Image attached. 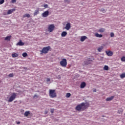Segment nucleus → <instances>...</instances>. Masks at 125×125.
<instances>
[{"mask_svg":"<svg viewBox=\"0 0 125 125\" xmlns=\"http://www.w3.org/2000/svg\"><path fill=\"white\" fill-rule=\"evenodd\" d=\"M114 97H115V96H112L110 97L107 98L105 99L106 101L108 102V101H112V100L114 99Z\"/></svg>","mask_w":125,"mask_h":125,"instance_id":"obj_13","label":"nucleus"},{"mask_svg":"<svg viewBox=\"0 0 125 125\" xmlns=\"http://www.w3.org/2000/svg\"><path fill=\"white\" fill-rule=\"evenodd\" d=\"M51 113L52 114H53V113H54V109H51Z\"/></svg>","mask_w":125,"mask_h":125,"instance_id":"obj_37","label":"nucleus"},{"mask_svg":"<svg viewBox=\"0 0 125 125\" xmlns=\"http://www.w3.org/2000/svg\"><path fill=\"white\" fill-rule=\"evenodd\" d=\"M16 96H17V95L16 93H12L11 96L8 100V102H12L16 98Z\"/></svg>","mask_w":125,"mask_h":125,"instance_id":"obj_5","label":"nucleus"},{"mask_svg":"<svg viewBox=\"0 0 125 125\" xmlns=\"http://www.w3.org/2000/svg\"><path fill=\"white\" fill-rule=\"evenodd\" d=\"M23 57H26V56H28V54L27 53L25 52L22 54Z\"/></svg>","mask_w":125,"mask_h":125,"instance_id":"obj_30","label":"nucleus"},{"mask_svg":"<svg viewBox=\"0 0 125 125\" xmlns=\"http://www.w3.org/2000/svg\"><path fill=\"white\" fill-rule=\"evenodd\" d=\"M55 28V26L53 24H49L48 26V31L49 33H51L54 31V29Z\"/></svg>","mask_w":125,"mask_h":125,"instance_id":"obj_6","label":"nucleus"},{"mask_svg":"<svg viewBox=\"0 0 125 125\" xmlns=\"http://www.w3.org/2000/svg\"><path fill=\"white\" fill-rule=\"evenodd\" d=\"M49 14V12L48 11H46L42 14V17H44V18L47 17Z\"/></svg>","mask_w":125,"mask_h":125,"instance_id":"obj_7","label":"nucleus"},{"mask_svg":"<svg viewBox=\"0 0 125 125\" xmlns=\"http://www.w3.org/2000/svg\"><path fill=\"white\" fill-rule=\"evenodd\" d=\"M60 64L61 66H62V67H63V68H66L68 64V62H67V59H62V60L60 62Z\"/></svg>","mask_w":125,"mask_h":125,"instance_id":"obj_4","label":"nucleus"},{"mask_svg":"<svg viewBox=\"0 0 125 125\" xmlns=\"http://www.w3.org/2000/svg\"><path fill=\"white\" fill-rule=\"evenodd\" d=\"M121 61H122L123 62H125V57L123 56L121 58Z\"/></svg>","mask_w":125,"mask_h":125,"instance_id":"obj_29","label":"nucleus"},{"mask_svg":"<svg viewBox=\"0 0 125 125\" xmlns=\"http://www.w3.org/2000/svg\"><path fill=\"white\" fill-rule=\"evenodd\" d=\"M15 10H16L15 9H11L9 10L7 12L8 15L9 14H11V13L14 12V11H15Z\"/></svg>","mask_w":125,"mask_h":125,"instance_id":"obj_14","label":"nucleus"},{"mask_svg":"<svg viewBox=\"0 0 125 125\" xmlns=\"http://www.w3.org/2000/svg\"><path fill=\"white\" fill-rule=\"evenodd\" d=\"M95 36L97 38H102V37H103V35L102 34H99L98 33H95Z\"/></svg>","mask_w":125,"mask_h":125,"instance_id":"obj_17","label":"nucleus"},{"mask_svg":"<svg viewBox=\"0 0 125 125\" xmlns=\"http://www.w3.org/2000/svg\"><path fill=\"white\" fill-rule=\"evenodd\" d=\"M105 53L107 56L111 57L113 56V52L112 51H105Z\"/></svg>","mask_w":125,"mask_h":125,"instance_id":"obj_9","label":"nucleus"},{"mask_svg":"<svg viewBox=\"0 0 125 125\" xmlns=\"http://www.w3.org/2000/svg\"><path fill=\"white\" fill-rule=\"evenodd\" d=\"M66 30L68 31V30L71 29V23L70 22H68L64 28Z\"/></svg>","mask_w":125,"mask_h":125,"instance_id":"obj_8","label":"nucleus"},{"mask_svg":"<svg viewBox=\"0 0 125 125\" xmlns=\"http://www.w3.org/2000/svg\"><path fill=\"white\" fill-rule=\"evenodd\" d=\"M44 7H45V8H47V7H48V5L47 4H44Z\"/></svg>","mask_w":125,"mask_h":125,"instance_id":"obj_34","label":"nucleus"},{"mask_svg":"<svg viewBox=\"0 0 125 125\" xmlns=\"http://www.w3.org/2000/svg\"><path fill=\"white\" fill-rule=\"evenodd\" d=\"M122 113H123V109L121 108V109H119V110L118 111V113L122 114Z\"/></svg>","mask_w":125,"mask_h":125,"instance_id":"obj_28","label":"nucleus"},{"mask_svg":"<svg viewBox=\"0 0 125 125\" xmlns=\"http://www.w3.org/2000/svg\"><path fill=\"white\" fill-rule=\"evenodd\" d=\"M91 62H92V60H90V59H88L87 60L84 62V64L85 65H88L91 63Z\"/></svg>","mask_w":125,"mask_h":125,"instance_id":"obj_10","label":"nucleus"},{"mask_svg":"<svg viewBox=\"0 0 125 125\" xmlns=\"http://www.w3.org/2000/svg\"><path fill=\"white\" fill-rule=\"evenodd\" d=\"M114 36H115V34H114V33L112 32V33H110L111 38L114 37Z\"/></svg>","mask_w":125,"mask_h":125,"instance_id":"obj_31","label":"nucleus"},{"mask_svg":"<svg viewBox=\"0 0 125 125\" xmlns=\"http://www.w3.org/2000/svg\"><path fill=\"white\" fill-rule=\"evenodd\" d=\"M64 1H68V0H64Z\"/></svg>","mask_w":125,"mask_h":125,"instance_id":"obj_43","label":"nucleus"},{"mask_svg":"<svg viewBox=\"0 0 125 125\" xmlns=\"http://www.w3.org/2000/svg\"><path fill=\"white\" fill-rule=\"evenodd\" d=\"M38 96L37 95H34V98H38Z\"/></svg>","mask_w":125,"mask_h":125,"instance_id":"obj_38","label":"nucleus"},{"mask_svg":"<svg viewBox=\"0 0 125 125\" xmlns=\"http://www.w3.org/2000/svg\"><path fill=\"white\" fill-rule=\"evenodd\" d=\"M49 96L51 98H55L57 97V94L54 89H50L49 90Z\"/></svg>","mask_w":125,"mask_h":125,"instance_id":"obj_3","label":"nucleus"},{"mask_svg":"<svg viewBox=\"0 0 125 125\" xmlns=\"http://www.w3.org/2000/svg\"><path fill=\"white\" fill-rule=\"evenodd\" d=\"M23 18L27 17V18H29L30 14H25L23 16Z\"/></svg>","mask_w":125,"mask_h":125,"instance_id":"obj_25","label":"nucleus"},{"mask_svg":"<svg viewBox=\"0 0 125 125\" xmlns=\"http://www.w3.org/2000/svg\"><path fill=\"white\" fill-rule=\"evenodd\" d=\"M58 79H61V77H60V76H58Z\"/></svg>","mask_w":125,"mask_h":125,"instance_id":"obj_40","label":"nucleus"},{"mask_svg":"<svg viewBox=\"0 0 125 125\" xmlns=\"http://www.w3.org/2000/svg\"><path fill=\"white\" fill-rule=\"evenodd\" d=\"M51 49V47L50 46H48L47 47H44L41 51H40L41 53L40 54H46L48 53L49 50Z\"/></svg>","mask_w":125,"mask_h":125,"instance_id":"obj_2","label":"nucleus"},{"mask_svg":"<svg viewBox=\"0 0 125 125\" xmlns=\"http://www.w3.org/2000/svg\"><path fill=\"white\" fill-rule=\"evenodd\" d=\"M88 107H89L88 103H82L76 107V110H77V111H84V110L88 108Z\"/></svg>","mask_w":125,"mask_h":125,"instance_id":"obj_1","label":"nucleus"},{"mask_svg":"<svg viewBox=\"0 0 125 125\" xmlns=\"http://www.w3.org/2000/svg\"><path fill=\"white\" fill-rule=\"evenodd\" d=\"M93 91H94V92H96V89H94V90H93Z\"/></svg>","mask_w":125,"mask_h":125,"instance_id":"obj_41","label":"nucleus"},{"mask_svg":"<svg viewBox=\"0 0 125 125\" xmlns=\"http://www.w3.org/2000/svg\"><path fill=\"white\" fill-rule=\"evenodd\" d=\"M12 3H14L16 2V0H12Z\"/></svg>","mask_w":125,"mask_h":125,"instance_id":"obj_36","label":"nucleus"},{"mask_svg":"<svg viewBox=\"0 0 125 125\" xmlns=\"http://www.w3.org/2000/svg\"><path fill=\"white\" fill-rule=\"evenodd\" d=\"M98 32H100V33H104V32H105V29L101 28L99 29Z\"/></svg>","mask_w":125,"mask_h":125,"instance_id":"obj_23","label":"nucleus"},{"mask_svg":"<svg viewBox=\"0 0 125 125\" xmlns=\"http://www.w3.org/2000/svg\"><path fill=\"white\" fill-rule=\"evenodd\" d=\"M104 71H108L109 70V66H108V65H104Z\"/></svg>","mask_w":125,"mask_h":125,"instance_id":"obj_20","label":"nucleus"},{"mask_svg":"<svg viewBox=\"0 0 125 125\" xmlns=\"http://www.w3.org/2000/svg\"><path fill=\"white\" fill-rule=\"evenodd\" d=\"M30 115L32 116V113H30V111H25L24 114V117H28Z\"/></svg>","mask_w":125,"mask_h":125,"instance_id":"obj_11","label":"nucleus"},{"mask_svg":"<svg viewBox=\"0 0 125 125\" xmlns=\"http://www.w3.org/2000/svg\"><path fill=\"white\" fill-rule=\"evenodd\" d=\"M12 57H13V58H15V57H18V54L16 53L12 54Z\"/></svg>","mask_w":125,"mask_h":125,"instance_id":"obj_24","label":"nucleus"},{"mask_svg":"<svg viewBox=\"0 0 125 125\" xmlns=\"http://www.w3.org/2000/svg\"><path fill=\"white\" fill-rule=\"evenodd\" d=\"M85 85H86V83H85V82H83L81 83L80 87L81 88H84V87H85Z\"/></svg>","mask_w":125,"mask_h":125,"instance_id":"obj_12","label":"nucleus"},{"mask_svg":"<svg viewBox=\"0 0 125 125\" xmlns=\"http://www.w3.org/2000/svg\"><path fill=\"white\" fill-rule=\"evenodd\" d=\"M20 124H21L20 122H17V125H20Z\"/></svg>","mask_w":125,"mask_h":125,"instance_id":"obj_39","label":"nucleus"},{"mask_svg":"<svg viewBox=\"0 0 125 125\" xmlns=\"http://www.w3.org/2000/svg\"><path fill=\"white\" fill-rule=\"evenodd\" d=\"M103 46H100L98 48V51L99 52H101L102 51V49H103Z\"/></svg>","mask_w":125,"mask_h":125,"instance_id":"obj_22","label":"nucleus"},{"mask_svg":"<svg viewBox=\"0 0 125 125\" xmlns=\"http://www.w3.org/2000/svg\"><path fill=\"white\" fill-rule=\"evenodd\" d=\"M11 39V36H7L6 37H5L4 40L9 42V41H10Z\"/></svg>","mask_w":125,"mask_h":125,"instance_id":"obj_18","label":"nucleus"},{"mask_svg":"<svg viewBox=\"0 0 125 125\" xmlns=\"http://www.w3.org/2000/svg\"><path fill=\"white\" fill-rule=\"evenodd\" d=\"M4 2V0H0V4H2Z\"/></svg>","mask_w":125,"mask_h":125,"instance_id":"obj_32","label":"nucleus"},{"mask_svg":"<svg viewBox=\"0 0 125 125\" xmlns=\"http://www.w3.org/2000/svg\"><path fill=\"white\" fill-rule=\"evenodd\" d=\"M120 77L121 79H124V78H125V73H123L120 75Z\"/></svg>","mask_w":125,"mask_h":125,"instance_id":"obj_27","label":"nucleus"},{"mask_svg":"<svg viewBox=\"0 0 125 125\" xmlns=\"http://www.w3.org/2000/svg\"><path fill=\"white\" fill-rule=\"evenodd\" d=\"M70 96H71V93H66V96H65L66 98H69V97H70Z\"/></svg>","mask_w":125,"mask_h":125,"instance_id":"obj_26","label":"nucleus"},{"mask_svg":"<svg viewBox=\"0 0 125 125\" xmlns=\"http://www.w3.org/2000/svg\"><path fill=\"white\" fill-rule=\"evenodd\" d=\"M62 37H66L67 36V32L66 31H63L62 33L61 34Z\"/></svg>","mask_w":125,"mask_h":125,"instance_id":"obj_19","label":"nucleus"},{"mask_svg":"<svg viewBox=\"0 0 125 125\" xmlns=\"http://www.w3.org/2000/svg\"><path fill=\"white\" fill-rule=\"evenodd\" d=\"M8 76L10 78H12L13 77V73H11Z\"/></svg>","mask_w":125,"mask_h":125,"instance_id":"obj_33","label":"nucleus"},{"mask_svg":"<svg viewBox=\"0 0 125 125\" xmlns=\"http://www.w3.org/2000/svg\"><path fill=\"white\" fill-rule=\"evenodd\" d=\"M46 82H47V83H49V82H50V79H49V78H47V79H46Z\"/></svg>","mask_w":125,"mask_h":125,"instance_id":"obj_35","label":"nucleus"},{"mask_svg":"<svg viewBox=\"0 0 125 125\" xmlns=\"http://www.w3.org/2000/svg\"><path fill=\"white\" fill-rule=\"evenodd\" d=\"M39 9H38L37 10L35 11V12L34 13V16H36L37 15H38V14H39Z\"/></svg>","mask_w":125,"mask_h":125,"instance_id":"obj_21","label":"nucleus"},{"mask_svg":"<svg viewBox=\"0 0 125 125\" xmlns=\"http://www.w3.org/2000/svg\"><path fill=\"white\" fill-rule=\"evenodd\" d=\"M86 39H87V37H86V36H83L81 37L80 41L81 42H84V41H85V40H86Z\"/></svg>","mask_w":125,"mask_h":125,"instance_id":"obj_15","label":"nucleus"},{"mask_svg":"<svg viewBox=\"0 0 125 125\" xmlns=\"http://www.w3.org/2000/svg\"><path fill=\"white\" fill-rule=\"evenodd\" d=\"M45 114H47V111H45Z\"/></svg>","mask_w":125,"mask_h":125,"instance_id":"obj_42","label":"nucleus"},{"mask_svg":"<svg viewBox=\"0 0 125 125\" xmlns=\"http://www.w3.org/2000/svg\"><path fill=\"white\" fill-rule=\"evenodd\" d=\"M24 44H25V43L22 42L21 41H20L19 42L17 43V45H20V46H22L24 45Z\"/></svg>","mask_w":125,"mask_h":125,"instance_id":"obj_16","label":"nucleus"}]
</instances>
